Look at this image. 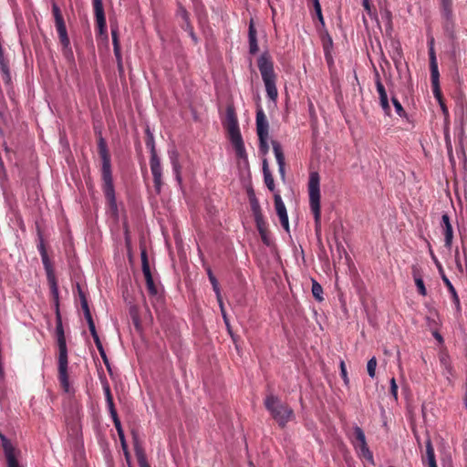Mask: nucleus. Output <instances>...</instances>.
<instances>
[{"mask_svg": "<svg viewBox=\"0 0 467 467\" xmlns=\"http://www.w3.org/2000/svg\"><path fill=\"white\" fill-rule=\"evenodd\" d=\"M273 151L278 165V171L283 181L285 179V161L281 144L276 140H272Z\"/></svg>", "mask_w": 467, "mask_h": 467, "instance_id": "dca6fc26", "label": "nucleus"}, {"mask_svg": "<svg viewBox=\"0 0 467 467\" xmlns=\"http://www.w3.org/2000/svg\"><path fill=\"white\" fill-rule=\"evenodd\" d=\"M84 317H85V318L87 320L88 327L95 326V323L93 321L90 310H87L86 312H84Z\"/></svg>", "mask_w": 467, "mask_h": 467, "instance_id": "3c124183", "label": "nucleus"}, {"mask_svg": "<svg viewBox=\"0 0 467 467\" xmlns=\"http://www.w3.org/2000/svg\"><path fill=\"white\" fill-rule=\"evenodd\" d=\"M451 295H452V301H453L457 310L459 311L461 309V305H460V299H459L458 294H451Z\"/></svg>", "mask_w": 467, "mask_h": 467, "instance_id": "4d7b16f0", "label": "nucleus"}, {"mask_svg": "<svg viewBox=\"0 0 467 467\" xmlns=\"http://www.w3.org/2000/svg\"><path fill=\"white\" fill-rule=\"evenodd\" d=\"M340 375L342 379L344 380V383L348 384L349 379L348 377L347 368L344 361L340 362Z\"/></svg>", "mask_w": 467, "mask_h": 467, "instance_id": "79ce46f5", "label": "nucleus"}, {"mask_svg": "<svg viewBox=\"0 0 467 467\" xmlns=\"http://www.w3.org/2000/svg\"><path fill=\"white\" fill-rule=\"evenodd\" d=\"M248 44L249 53L251 55H255L259 51V47L257 43V33L253 19L249 22Z\"/></svg>", "mask_w": 467, "mask_h": 467, "instance_id": "aec40b11", "label": "nucleus"}, {"mask_svg": "<svg viewBox=\"0 0 467 467\" xmlns=\"http://www.w3.org/2000/svg\"><path fill=\"white\" fill-rule=\"evenodd\" d=\"M313 5H314V8H315V11H316L318 20L321 22L322 25H324V18L322 16L321 5L319 4V0H317L316 3H314Z\"/></svg>", "mask_w": 467, "mask_h": 467, "instance_id": "a19ab883", "label": "nucleus"}, {"mask_svg": "<svg viewBox=\"0 0 467 467\" xmlns=\"http://www.w3.org/2000/svg\"><path fill=\"white\" fill-rule=\"evenodd\" d=\"M376 368H377V359L375 357H372L367 364V370L368 373V376L371 379H374L376 376Z\"/></svg>", "mask_w": 467, "mask_h": 467, "instance_id": "cd10ccee", "label": "nucleus"}, {"mask_svg": "<svg viewBox=\"0 0 467 467\" xmlns=\"http://www.w3.org/2000/svg\"><path fill=\"white\" fill-rule=\"evenodd\" d=\"M354 434L357 441L359 442L360 451L363 456L368 460L372 461L373 456L367 445L366 437L363 430L358 426H355Z\"/></svg>", "mask_w": 467, "mask_h": 467, "instance_id": "a211bd4d", "label": "nucleus"}, {"mask_svg": "<svg viewBox=\"0 0 467 467\" xmlns=\"http://www.w3.org/2000/svg\"><path fill=\"white\" fill-rule=\"evenodd\" d=\"M454 257H455V263H456L457 268L459 269L460 272H462V265L460 261V252H459L458 248L455 250Z\"/></svg>", "mask_w": 467, "mask_h": 467, "instance_id": "864d4df0", "label": "nucleus"}, {"mask_svg": "<svg viewBox=\"0 0 467 467\" xmlns=\"http://www.w3.org/2000/svg\"><path fill=\"white\" fill-rule=\"evenodd\" d=\"M442 7V14L446 19L451 17V0H440Z\"/></svg>", "mask_w": 467, "mask_h": 467, "instance_id": "393cba45", "label": "nucleus"}, {"mask_svg": "<svg viewBox=\"0 0 467 467\" xmlns=\"http://www.w3.org/2000/svg\"><path fill=\"white\" fill-rule=\"evenodd\" d=\"M443 280H444L445 284L447 285L448 289L450 290V292H455V289H454L452 284L449 281V279L444 276Z\"/></svg>", "mask_w": 467, "mask_h": 467, "instance_id": "e2e57ef3", "label": "nucleus"}, {"mask_svg": "<svg viewBox=\"0 0 467 467\" xmlns=\"http://www.w3.org/2000/svg\"><path fill=\"white\" fill-rule=\"evenodd\" d=\"M274 200L275 208L280 219L281 225L285 230V232L289 233V220L285 202H283L279 193L275 194Z\"/></svg>", "mask_w": 467, "mask_h": 467, "instance_id": "f8f14e48", "label": "nucleus"}, {"mask_svg": "<svg viewBox=\"0 0 467 467\" xmlns=\"http://www.w3.org/2000/svg\"><path fill=\"white\" fill-rule=\"evenodd\" d=\"M425 447H426V456L425 458H422V462H427L429 467H435L437 466L436 459H435V453L434 449L431 443V441L430 438H428L425 441Z\"/></svg>", "mask_w": 467, "mask_h": 467, "instance_id": "4be33fe9", "label": "nucleus"}, {"mask_svg": "<svg viewBox=\"0 0 467 467\" xmlns=\"http://www.w3.org/2000/svg\"><path fill=\"white\" fill-rule=\"evenodd\" d=\"M412 274H413L416 286L418 288V292H426L423 279L421 278L420 275L419 274V270L416 266L412 267Z\"/></svg>", "mask_w": 467, "mask_h": 467, "instance_id": "b1692460", "label": "nucleus"}, {"mask_svg": "<svg viewBox=\"0 0 467 467\" xmlns=\"http://www.w3.org/2000/svg\"><path fill=\"white\" fill-rule=\"evenodd\" d=\"M391 101H392V104H393V106L395 108L396 113L400 117H405L406 116V112H405L401 103L398 100V99L395 98V97H392L391 98Z\"/></svg>", "mask_w": 467, "mask_h": 467, "instance_id": "473e14b6", "label": "nucleus"}, {"mask_svg": "<svg viewBox=\"0 0 467 467\" xmlns=\"http://www.w3.org/2000/svg\"><path fill=\"white\" fill-rule=\"evenodd\" d=\"M96 22L99 35H107L106 17L102 0H92Z\"/></svg>", "mask_w": 467, "mask_h": 467, "instance_id": "ddd939ff", "label": "nucleus"}, {"mask_svg": "<svg viewBox=\"0 0 467 467\" xmlns=\"http://www.w3.org/2000/svg\"><path fill=\"white\" fill-rule=\"evenodd\" d=\"M141 267L144 275L149 292H157L153 278L150 273V268L148 261V255L146 250L143 248L140 251Z\"/></svg>", "mask_w": 467, "mask_h": 467, "instance_id": "4468645a", "label": "nucleus"}, {"mask_svg": "<svg viewBox=\"0 0 467 467\" xmlns=\"http://www.w3.org/2000/svg\"><path fill=\"white\" fill-rule=\"evenodd\" d=\"M440 106H441V109L442 110V113L447 116L449 114V111H448V109L446 107V105L444 104L443 100H441V101H438Z\"/></svg>", "mask_w": 467, "mask_h": 467, "instance_id": "052dcab7", "label": "nucleus"}, {"mask_svg": "<svg viewBox=\"0 0 467 467\" xmlns=\"http://www.w3.org/2000/svg\"><path fill=\"white\" fill-rule=\"evenodd\" d=\"M146 146L150 150V157L158 156L156 149H155L154 139H153V136L151 134L146 140Z\"/></svg>", "mask_w": 467, "mask_h": 467, "instance_id": "f704fd0d", "label": "nucleus"}, {"mask_svg": "<svg viewBox=\"0 0 467 467\" xmlns=\"http://www.w3.org/2000/svg\"><path fill=\"white\" fill-rule=\"evenodd\" d=\"M58 295L54 294V301L56 305V336L58 346V380L64 392L74 394V389L70 387L67 367V348L62 324V318L58 306Z\"/></svg>", "mask_w": 467, "mask_h": 467, "instance_id": "f257e3e1", "label": "nucleus"}, {"mask_svg": "<svg viewBox=\"0 0 467 467\" xmlns=\"http://www.w3.org/2000/svg\"><path fill=\"white\" fill-rule=\"evenodd\" d=\"M149 297L146 298L144 295L142 294V299L144 306L147 309H149V303L151 304V306L154 307L156 311H159L161 308H162V306L164 304V294H148Z\"/></svg>", "mask_w": 467, "mask_h": 467, "instance_id": "412c9836", "label": "nucleus"}, {"mask_svg": "<svg viewBox=\"0 0 467 467\" xmlns=\"http://www.w3.org/2000/svg\"><path fill=\"white\" fill-rule=\"evenodd\" d=\"M189 36H191V38L192 39V41L197 44L198 43V37L196 36L193 29H191V32H189Z\"/></svg>", "mask_w": 467, "mask_h": 467, "instance_id": "338daca9", "label": "nucleus"}, {"mask_svg": "<svg viewBox=\"0 0 467 467\" xmlns=\"http://www.w3.org/2000/svg\"><path fill=\"white\" fill-rule=\"evenodd\" d=\"M103 391H104L106 401L113 400L110 387L107 381L103 383Z\"/></svg>", "mask_w": 467, "mask_h": 467, "instance_id": "a18cd8bd", "label": "nucleus"}, {"mask_svg": "<svg viewBox=\"0 0 467 467\" xmlns=\"http://www.w3.org/2000/svg\"><path fill=\"white\" fill-rule=\"evenodd\" d=\"M114 426H115V428L117 430V432H118V435H119V441H120V443H121V447H122L123 451L125 453V456L128 458L129 457L128 445H127V442H126V440H125V435H124V431H123V429H122V426H121V422L118 421V422L114 423Z\"/></svg>", "mask_w": 467, "mask_h": 467, "instance_id": "5701e85b", "label": "nucleus"}, {"mask_svg": "<svg viewBox=\"0 0 467 467\" xmlns=\"http://www.w3.org/2000/svg\"><path fill=\"white\" fill-rule=\"evenodd\" d=\"M441 226L444 232V244L448 249H451L452 245L453 231L450 222V217L447 213H444L441 216Z\"/></svg>", "mask_w": 467, "mask_h": 467, "instance_id": "6ab92c4d", "label": "nucleus"}, {"mask_svg": "<svg viewBox=\"0 0 467 467\" xmlns=\"http://www.w3.org/2000/svg\"><path fill=\"white\" fill-rule=\"evenodd\" d=\"M169 159L171 164L172 172L177 182L179 189H182V166L179 161V153L177 150L169 151Z\"/></svg>", "mask_w": 467, "mask_h": 467, "instance_id": "2eb2a0df", "label": "nucleus"}, {"mask_svg": "<svg viewBox=\"0 0 467 467\" xmlns=\"http://www.w3.org/2000/svg\"><path fill=\"white\" fill-rule=\"evenodd\" d=\"M431 41H433L431 39ZM429 56H430V69H431V87H432V92L435 97V99L438 101L442 100L441 92L440 89V73L438 69V63L436 59V55L434 52L432 42H431V47L429 49Z\"/></svg>", "mask_w": 467, "mask_h": 467, "instance_id": "1a4fd4ad", "label": "nucleus"}, {"mask_svg": "<svg viewBox=\"0 0 467 467\" xmlns=\"http://www.w3.org/2000/svg\"><path fill=\"white\" fill-rule=\"evenodd\" d=\"M313 296L317 302H322L324 300L323 294H313Z\"/></svg>", "mask_w": 467, "mask_h": 467, "instance_id": "774afa93", "label": "nucleus"}, {"mask_svg": "<svg viewBox=\"0 0 467 467\" xmlns=\"http://www.w3.org/2000/svg\"><path fill=\"white\" fill-rule=\"evenodd\" d=\"M180 16H182L184 23H188V20H190L189 14L184 8L180 9Z\"/></svg>", "mask_w": 467, "mask_h": 467, "instance_id": "6e6d98bb", "label": "nucleus"}, {"mask_svg": "<svg viewBox=\"0 0 467 467\" xmlns=\"http://www.w3.org/2000/svg\"><path fill=\"white\" fill-rule=\"evenodd\" d=\"M209 280L213 285V292H220L219 283H218L216 277L213 276V277L210 278Z\"/></svg>", "mask_w": 467, "mask_h": 467, "instance_id": "5fc2aeb1", "label": "nucleus"}, {"mask_svg": "<svg viewBox=\"0 0 467 467\" xmlns=\"http://www.w3.org/2000/svg\"><path fill=\"white\" fill-rule=\"evenodd\" d=\"M432 336L435 337V339H437L439 342H442L443 339H442V337L441 335L438 332V329H435L432 331Z\"/></svg>", "mask_w": 467, "mask_h": 467, "instance_id": "680f3d73", "label": "nucleus"}, {"mask_svg": "<svg viewBox=\"0 0 467 467\" xmlns=\"http://www.w3.org/2000/svg\"><path fill=\"white\" fill-rule=\"evenodd\" d=\"M379 104H380L385 115L390 116L391 109H390V106L389 104L387 93L379 96Z\"/></svg>", "mask_w": 467, "mask_h": 467, "instance_id": "bb28decb", "label": "nucleus"}, {"mask_svg": "<svg viewBox=\"0 0 467 467\" xmlns=\"http://www.w3.org/2000/svg\"><path fill=\"white\" fill-rule=\"evenodd\" d=\"M426 323H427L428 327L431 331L438 329V323L433 317H427Z\"/></svg>", "mask_w": 467, "mask_h": 467, "instance_id": "c03bdc74", "label": "nucleus"}, {"mask_svg": "<svg viewBox=\"0 0 467 467\" xmlns=\"http://www.w3.org/2000/svg\"><path fill=\"white\" fill-rule=\"evenodd\" d=\"M78 295H79L81 308H82L83 312H86L87 310H89V306H88V299L86 297V294H78Z\"/></svg>", "mask_w": 467, "mask_h": 467, "instance_id": "de8ad7c7", "label": "nucleus"}, {"mask_svg": "<svg viewBox=\"0 0 467 467\" xmlns=\"http://www.w3.org/2000/svg\"><path fill=\"white\" fill-rule=\"evenodd\" d=\"M255 120L258 137H268L269 123L264 110L261 108L256 111Z\"/></svg>", "mask_w": 467, "mask_h": 467, "instance_id": "f3484780", "label": "nucleus"}, {"mask_svg": "<svg viewBox=\"0 0 467 467\" xmlns=\"http://www.w3.org/2000/svg\"><path fill=\"white\" fill-rule=\"evenodd\" d=\"M307 281L312 284L311 292H322V286L315 279L310 278Z\"/></svg>", "mask_w": 467, "mask_h": 467, "instance_id": "09e8293b", "label": "nucleus"}, {"mask_svg": "<svg viewBox=\"0 0 467 467\" xmlns=\"http://www.w3.org/2000/svg\"><path fill=\"white\" fill-rule=\"evenodd\" d=\"M52 13L55 18V26L62 45V52L67 60L73 61L74 55L70 46V40L67 36L66 24L61 14L59 6L56 4H52Z\"/></svg>", "mask_w": 467, "mask_h": 467, "instance_id": "0eeeda50", "label": "nucleus"}, {"mask_svg": "<svg viewBox=\"0 0 467 467\" xmlns=\"http://www.w3.org/2000/svg\"><path fill=\"white\" fill-rule=\"evenodd\" d=\"M258 68L264 81L266 96L270 100L275 102L278 97L276 88V74L274 69V62L267 52H264L257 61Z\"/></svg>", "mask_w": 467, "mask_h": 467, "instance_id": "7ed1b4c3", "label": "nucleus"}, {"mask_svg": "<svg viewBox=\"0 0 467 467\" xmlns=\"http://www.w3.org/2000/svg\"><path fill=\"white\" fill-rule=\"evenodd\" d=\"M375 83H376L377 91L379 93V97L387 93V91L384 88V85L382 84V82L380 80L379 74L376 75Z\"/></svg>", "mask_w": 467, "mask_h": 467, "instance_id": "ea45409f", "label": "nucleus"}, {"mask_svg": "<svg viewBox=\"0 0 467 467\" xmlns=\"http://www.w3.org/2000/svg\"><path fill=\"white\" fill-rule=\"evenodd\" d=\"M37 250H38L40 255L47 254L46 246H45V244H44V241H43V238L41 236L39 237V243L37 244Z\"/></svg>", "mask_w": 467, "mask_h": 467, "instance_id": "8fccbe9b", "label": "nucleus"}, {"mask_svg": "<svg viewBox=\"0 0 467 467\" xmlns=\"http://www.w3.org/2000/svg\"><path fill=\"white\" fill-rule=\"evenodd\" d=\"M150 171L153 177L154 190L157 194L161 192L162 188V167L159 156L150 158Z\"/></svg>", "mask_w": 467, "mask_h": 467, "instance_id": "9b49d317", "label": "nucleus"}, {"mask_svg": "<svg viewBox=\"0 0 467 467\" xmlns=\"http://www.w3.org/2000/svg\"><path fill=\"white\" fill-rule=\"evenodd\" d=\"M40 256H41L42 264L44 265L46 273L54 271L48 254H45Z\"/></svg>", "mask_w": 467, "mask_h": 467, "instance_id": "e433bc0d", "label": "nucleus"}, {"mask_svg": "<svg viewBox=\"0 0 467 467\" xmlns=\"http://www.w3.org/2000/svg\"><path fill=\"white\" fill-rule=\"evenodd\" d=\"M265 406L271 413L272 417L276 420L278 425L284 428L288 421L295 417L293 410L286 404L283 403L278 397L269 394L265 400Z\"/></svg>", "mask_w": 467, "mask_h": 467, "instance_id": "39448f33", "label": "nucleus"}, {"mask_svg": "<svg viewBox=\"0 0 467 467\" xmlns=\"http://www.w3.org/2000/svg\"><path fill=\"white\" fill-rule=\"evenodd\" d=\"M88 329H89V331H90V334H91V336H92V337H93L94 341H96L97 339H99V335H98V333H97V330H96V327H95V326L88 327Z\"/></svg>", "mask_w": 467, "mask_h": 467, "instance_id": "13d9d810", "label": "nucleus"}, {"mask_svg": "<svg viewBox=\"0 0 467 467\" xmlns=\"http://www.w3.org/2000/svg\"><path fill=\"white\" fill-rule=\"evenodd\" d=\"M264 182L270 192H274L275 189V182L272 173L264 174Z\"/></svg>", "mask_w": 467, "mask_h": 467, "instance_id": "72a5a7b5", "label": "nucleus"}, {"mask_svg": "<svg viewBox=\"0 0 467 467\" xmlns=\"http://www.w3.org/2000/svg\"><path fill=\"white\" fill-rule=\"evenodd\" d=\"M259 151L263 155H266L269 151L268 137H258Z\"/></svg>", "mask_w": 467, "mask_h": 467, "instance_id": "c85d7f7f", "label": "nucleus"}, {"mask_svg": "<svg viewBox=\"0 0 467 467\" xmlns=\"http://www.w3.org/2000/svg\"><path fill=\"white\" fill-rule=\"evenodd\" d=\"M309 206L314 215L315 230L318 234L321 230L320 207V176L317 171H311L308 180Z\"/></svg>", "mask_w": 467, "mask_h": 467, "instance_id": "20e7f679", "label": "nucleus"}, {"mask_svg": "<svg viewBox=\"0 0 467 467\" xmlns=\"http://www.w3.org/2000/svg\"><path fill=\"white\" fill-rule=\"evenodd\" d=\"M111 37H112V45L113 48L120 47L119 41V30L118 27H111Z\"/></svg>", "mask_w": 467, "mask_h": 467, "instance_id": "58836bf2", "label": "nucleus"}, {"mask_svg": "<svg viewBox=\"0 0 467 467\" xmlns=\"http://www.w3.org/2000/svg\"><path fill=\"white\" fill-rule=\"evenodd\" d=\"M94 342H95V345H96V347H97V348H98L99 352V351L104 350V348H103L102 343H101V341H100V339H99H99H97V340H96V341H94Z\"/></svg>", "mask_w": 467, "mask_h": 467, "instance_id": "69168bd1", "label": "nucleus"}, {"mask_svg": "<svg viewBox=\"0 0 467 467\" xmlns=\"http://www.w3.org/2000/svg\"><path fill=\"white\" fill-rule=\"evenodd\" d=\"M136 455L138 458V463L140 467H150L146 461L145 455L140 449L136 448Z\"/></svg>", "mask_w": 467, "mask_h": 467, "instance_id": "c9c22d12", "label": "nucleus"}, {"mask_svg": "<svg viewBox=\"0 0 467 467\" xmlns=\"http://www.w3.org/2000/svg\"><path fill=\"white\" fill-rule=\"evenodd\" d=\"M390 393L393 398L397 400L398 399V385L394 378L390 379Z\"/></svg>", "mask_w": 467, "mask_h": 467, "instance_id": "49530a36", "label": "nucleus"}, {"mask_svg": "<svg viewBox=\"0 0 467 467\" xmlns=\"http://www.w3.org/2000/svg\"><path fill=\"white\" fill-rule=\"evenodd\" d=\"M270 172L271 171H270L269 167H268L267 160L264 159V161H263V175L266 174V173H270Z\"/></svg>", "mask_w": 467, "mask_h": 467, "instance_id": "bf43d9fd", "label": "nucleus"}, {"mask_svg": "<svg viewBox=\"0 0 467 467\" xmlns=\"http://www.w3.org/2000/svg\"><path fill=\"white\" fill-rule=\"evenodd\" d=\"M99 153L101 159L102 191L114 216H119L115 188L113 184L111 160L107 143L103 137H99L98 142Z\"/></svg>", "mask_w": 467, "mask_h": 467, "instance_id": "f03ea898", "label": "nucleus"}, {"mask_svg": "<svg viewBox=\"0 0 467 467\" xmlns=\"http://www.w3.org/2000/svg\"><path fill=\"white\" fill-rule=\"evenodd\" d=\"M123 228H124L125 245H126L128 254H130V252H131V237L130 234L128 223L126 222L123 224Z\"/></svg>", "mask_w": 467, "mask_h": 467, "instance_id": "c756f323", "label": "nucleus"}, {"mask_svg": "<svg viewBox=\"0 0 467 467\" xmlns=\"http://www.w3.org/2000/svg\"><path fill=\"white\" fill-rule=\"evenodd\" d=\"M99 355H100V357H101L105 366L107 367L109 372H110L111 368H110L109 361V358H108V357L106 355L105 350L99 351Z\"/></svg>", "mask_w": 467, "mask_h": 467, "instance_id": "603ef678", "label": "nucleus"}, {"mask_svg": "<svg viewBox=\"0 0 467 467\" xmlns=\"http://www.w3.org/2000/svg\"><path fill=\"white\" fill-rule=\"evenodd\" d=\"M106 402H107V406H108V410L109 411L110 417H111V419L113 420V423L120 421L119 419L117 410L115 409V405H114L113 400H108Z\"/></svg>", "mask_w": 467, "mask_h": 467, "instance_id": "7c9ffc66", "label": "nucleus"}, {"mask_svg": "<svg viewBox=\"0 0 467 467\" xmlns=\"http://www.w3.org/2000/svg\"><path fill=\"white\" fill-rule=\"evenodd\" d=\"M0 441L5 457L6 459L7 467H19V463L16 459V455L19 453V451L2 432H0Z\"/></svg>", "mask_w": 467, "mask_h": 467, "instance_id": "9d476101", "label": "nucleus"}, {"mask_svg": "<svg viewBox=\"0 0 467 467\" xmlns=\"http://www.w3.org/2000/svg\"><path fill=\"white\" fill-rule=\"evenodd\" d=\"M182 28L187 31L188 33L191 32V29H193V27L192 26L191 23H190V20H188V23H184V25L182 26Z\"/></svg>", "mask_w": 467, "mask_h": 467, "instance_id": "0e129e2a", "label": "nucleus"}, {"mask_svg": "<svg viewBox=\"0 0 467 467\" xmlns=\"http://www.w3.org/2000/svg\"><path fill=\"white\" fill-rule=\"evenodd\" d=\"M114 56L116 57L118 69L123 71L122 56L120 47L113 48Z\"/></svg>", "mask_w": 467, "mask_h": 467, "instance_id": "4c0bfd02", "label": "nucleus"}, {"mask_svg": "<svg viewBox=\"0 0 467 467\" xmlns=\"http://www.w3.org/2000/svg\"><path fill=\"white\" fill-rule=\"evenodd\" d=\"M228 132L230 140L238 159L248 162V156L239 130L238 121L233 110H227Z\"/></svg>", "mask_w": 467, "mask_h": 467, "instance_id": "423d86ee", "label": "nucleus"}, {"mask_svg": "<svg viewBox=\"0 0 467 467\" xmlns=\"http://www.w3.org/2000/svg\"><path fill=\"white\" fill-rule=\"evenodd\" d=\"M250 205L253 213V216L255 222L256 229L260 234L261 240L266 246L272 245V240L270 239L267 223L264 218L260 203L257 198L253 194L250 196Z\"/></svg>", "mask_w": 467, "mask_h": 467, "instance_id": "6e6552de", "label": "nucleus"}, {"mask_svg": "<svg viewBox=\"0 0 467 467\" xmlns=\"http://www.w3.org/2000/svg\"><path fill=\"white\" fill-rule=\"evenodd\" d=\"M46 274H47V283L49 285L50 292H58V287H57L54 271L47 272Z\"/></svg>", "mask_w": 467, "mask_h": 467, "instance_id": "a878e982", "label": "nucleus"}, {"mask_svg": "<svg viewBox=\"0 0 467 467\" xmlns=\"http://www.w3.org/2000/svg\"><path fill=\"white\" fill-rule=\"evenodd\" d=\"M0 72L2 74V78H3L4 83L6 86H11L12 85V77H11V72H10L9 67L0 68Z\"/></svg>", "mask_w": 467, "mask_h": 467, "instance_id": "2f4dec72", "label": "nucleus"}, {"mask_svg": "<svg viewBox=\"0 0 467 467\" xmlns=\"http://www.w3.org/2000/svg\"><path fill=\"white\" fill-rule=\"evenodd\" d=\"M216 298H217V301H218V304H219L222 315H223L224 320L226 321V313H225L224 305H223V294H216Z\"/></svg>", "mask_w": 467, "mask_h": 467, "instance_id": "37998d69", "label": "nucleus"}]
</instances>
